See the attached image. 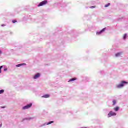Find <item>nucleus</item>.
I'll list each match as a JSON object with an SVG mask.
<instances>
[{
  "label": "nucleus",
  "instance_id": "1",
  "mask_svg": "<svg viewBox=\"0 0 128 128\" xmlns=\"http://www.w3.org/2000/svg\"><path fill=\"white\" fill-rule=\"evenodd\" d=\"M125 84H128V82L124 81H122L120 84L118 86V88H124Z\"/></svg>",
  "mask_w": 128,
  "mask_h": 128
},
{
  "label": "nucleus",
  "instance_id": "2",
  "mask_svg": "<svg viewBox=\"0 0 128 128\" xmlns=\"http://www.w3.org/2000/svg\"><path fill=\"white\" fill-rule=\"evenodd\" d=\"M116 116V113L112 111L110 112L108 114V118H112V116Z\"/></svg>",
  "mask_w": 128,
  "mask_h": 128
},
{
  "label": "nucleus",
  "instance_id": "3",
  "mask_svg": "<svg viewBox=\"0 0 128 128\" xmlns=\"http://www.w3.org/2000/svg\"><path fill=\"white\" fill-rule=\"evenodd\" d=\"M48 4L47 0L43 1L42 2H40V4L38 6V7L40 6H46Z\"/></svg>",
  "mask_w": 128,
  "mask_h": 128
},
{
  "label": "nucleus",
  "instance_id": "4",
  "mask_svg": "<svg viewBox=\"0 0 128 128\" xmlns=\"http://www.w3.org/2000/svg\"><path fill=\"white\" fill-rule=\"evenodd\" d=\"M32 106V104H28L26 106L23 108V110H28V108H30V107Z\"/></svg>",
  "mask_w": 128,
  "mask_h": 128
},
{
  "label": "nucleus",
  "instance_id": "5",
  "mask_svg": "<svg viewBox=\"0 0 128 128\" xmlns=\"http://www.w3.org/2000/svg\"><path fill=\"white\" fill-rule=\"evenodd\" d=\"M40 76V73L37 74L35 75L34 76V80H38Z\"/></svg>",
  "mask_w": 128,
  "mask_h": 128
},
{
  "label": "nucleus",
  "instance_id": "6",
  "mask_svg": "<svg viewBox=\"0 0 128 128\" xmlns=\"http://www.w3.org/2000/svg\"><path fill=\"white\" fill-rule=\"evenodd\" d=\"M105 31H106V28H104L100 32H98L96 34H102V32H104Z\"/></svg>",
  "mask_w": 128,
  "mask_h": 128
},
{
  "label": "nucleus",
  "instance_id": "7",
  "mask_svg": "<svg viewBox=\"0 0 128 128\" xmlns=\"http://www.w3.org/2000/svg\"><path fill=\"white\" fill-rule=\"evenodd\" d=\"M26 64H20L16 65V68H20V66H26Z\"/></svg>",
  "mask_w": 128,
  "mask_h": 128
},
{
  "label": "nucleus",
  "instance_id": "8",
  "mask_svg": "<svg viewBox=\"0 0 128 128\" xmlns=\"http://www.w3.org/2000/svg\"><path fill=\"white\" fill-rule=\"evenodd\" d=\"M76 78H73L69 80V82H74V80H76Z\"/></svg>",
  "mask_w": 128,
  "mask_h": 128
},
{
  "label": "nucleus",
  "instance_id": "9",
  "mask_svg": "<svg viewBox=\"0 0 128 128\" xmlns=\"http://www.w3.org/2000/svg\"><path fill=\"white\" fill-rule=\"evenodd\" d=\"M114 110L115 112H118V110H120V107H116L114 108Z\"/></svg>",
  "mask_w": 128,
  "mask_h": 128
},
{
  "label": "nucleus",
  "instance_id": "10",
  "mask_svg": "<svg viewBox=\"0 0 128 128\" xmlns=\"http://www.w3.org/2000/svg\"><path fill=\"white\" fill-rule=\"evenodd\" d=\"M42 98H50V95L46 94L42 96Z\"/></svg>",
  "mask_w": 128,
  "mask_h": 128
},
{
  "label": "nucleus",
  "instance_id": "11",
  "mask_svg": "<svg viewBox=\"0 0 128 128\" xmlns=\"http://www.w3.org/2000/svg\"><path fill=\"white\" fill-rule=\"evenodd\" d=\"M122 54V53H118L117 54H116V58H118V56H120Z\"/></svg>",
  "mask_w": 128,
  "mask_h": 128
},
{
  "label": "nucleus",
  "instance_id": "12",
  "mask_svg": "<svg viewBox=\"0 0 128 128\" xmlns=\"http://www.w3.org/2000/svg\"><path fill=\"white\" fill-rule=\"evenodd\" d=\"M4 92V90H0V94H2Z\"/></svg>",
  "mask_w": 128,
  "mask_h": 128
},
{
  "label": "nucleus",
  "instance_id": "13",
  "mask_svg": "<svg viewBox=\"0 0 128 128\" xmlns=\"http://www.w3.org/2000/svg\"><path fill=\"white\" fill-rule=\"evenodd\" d=\"M116 100H113V106H116Z\"/></svg>",
  "mask_w": 128,
  "mask_h": 128
},
{
  "label": "nucleus",
  "instance_id": "14",
  "mask_svg": "<svg viewBox=\"0 0 128 128\" xmlns=\"http://www.w3.org/2000/svg\"><path fill=\"white\" fill-rule=\"evenodd\" d=\"M54 122H50L48 123L47 126H50V124H54Z\"/></svg>",
  "mask_w": 128,
  "mask_h": 128
},
{
  "label": "nucleus",
  "instance_id": "15",
  "mask_svg": "<svg viewBox=\"0 0 128 128\" xmlns=\"http://www.w3.org/2000/svg\"><path fill=\"white\" fill-rule=\"evenodd\" d=\"M110 6V4H106L105 6V8H108Z\"/></svg>",
  "mask_w": 128,
  "mask_h": 128
},
{
  "label": "nucleus",
  "instance_id": "16",
  "mask_svg": "<svg viewBox=\"0 0 128 128\" xmlns=\"http://www.w3.org/2000/svg\"><path fill=\"white\" fill-rule=\"evenodd\" d=\"M126 36H127L126 34H125L124 35V40H126Z\"/></svg>",
  "mask_w": 128,
  "mask_h": 128
},
{
  "label": "nucleus",
  "instance_id": "17",
  "mask_svg": "<svg viewBox=\"0 0 128 128\" xmlns=\"http://www.w3.org/2000/svg\"><path fill=\"white\" fill-rule=\"evenodd\" d=\"M2 68H4V66H1L0 67V74H2Z\"/></svg>",
  "mask_w": 128,
  "mask_h": 128
},
{
  "label": "nucleus",
  "instance_id": "18",
  "mask_svg": "<svg viewBox=\"0 0 128 128\" xmlns=\"http://www.w3.org/2000/svg\"><path fill=\"white\" fill-rule=\"evenodd\" d=\"M12 22L13 24H16V22H18V21H16V20H13Z\"/></svg>",
  "mask_w": 128,
  "mask_h": 128
},
{
  "label": "nucleus",
  "instance_id": "19",
  "mask_svg": "<svg viewBox=\"0 0 128 128\" xmlns=\"http://www.w3.org/2000/svg\"><path fill=\"white\" fill-rule=\"evenodd\" d=\"M96 8V6H92L90 7V8H92H92Z\"/></svg>",
  "mask_w": 128,
  "mask_h": 128
},
{
  "label": "nucleus",
  "instance_id": "20",
  "mask_svg": "<svg viewBox=\"0 0 128 128\" xmlns=\"http://www.w3.org/2000/svg\"><path fill=\"white\" fill-rule=\"evenodd\" d=\"M4 70V72H6V70H8V69H7V68H5V69Z\"/></svg>",
  "mask_w": 128,
  "mask_h": 128
},
{
  "label": "nucleus",
  "instance_id": "21",
  "mask_svg": "<svg viewBox=\"0 0 128 128\" xmlns=\"http://www.w3.org/2000/svg\"><path fill=\"white\" fill-rule=\"evenodd\" d=\"M2 52H1V50H0V54H2Z\"/></svg>",
  "mask_w": 128,
  "mask_h": 128
},
{
  "label": "nucleus",
  "instance_id": "22",
  "mask_svg": "<svg viewBox=\"0 0 128 128\" xmlns=\"http://www.w3.org/2000/svg\"><path fill=\"white\" fill-rule=\"evenodd\" d=\"M2 126V124L0 125V128Z\"/></svg>",
  "mask_w": 128,
  "mask_h": 128
},
{
  "label": "nucleus",
  "instance_id": "23",
  "mask_svg": "<svg viewBox=\"0 0 128 128\" xmlns=\"http://www.w3.org/2000/svg\"><path fill=\"white\" fill-rule=\"evenodd\" d=\"M5 107H2V108H4Z\"/></svg>",
  "mask_w": 128,
  "mask_h": 128
},
{
  "label": "nucleus",
  "instance_id": "24",
  "mask_svg": "<svg viewBox=\"0 0 128 128\" xmlns=\"http://www.w3.org/2000/svg\"><path fill=\"white\" fill-rule=\"evenodd\" d=\"M2 26H4V25H2Z\"/></svg>",
  "mask_w": 128,
  "mask_h": 128
}]
</instances>
